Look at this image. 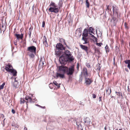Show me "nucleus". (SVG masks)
I'll list each match as a JSON object with an SVG mask.
<instances>
[{
	"instance_id": "1",
	"label": "nucleus",
	"mask_w": 130,
	"mask_h": 130,
	"mask_svg": "<svg viewBox=\"0 0 130 130\" xmlns=\"http://www.w3.org/2000/svg\"><path fill=\"white\" fill-rule=\"evenodd\" d=\"M60 56L59 61L61 64L65 65L67 61H72L74 60V58L70 52L68 50H65L63 53Z\"/></svg>"
},
{
	"instance_id": "2",
	"label": "nucleus",
	"mask_w": 130,
	"mask_h": 130,
	"mask_svg": "<svg viewBox=\"0 0 130 130\" xmlns=\"http://www.w3.org/2000/svg\"><path fill=\"white\" fill-rule=\"evenodd\" d=\"M56 48L55 49V54L56 55L60 56L63 53L66 48L60 43H57L56 45Z\"/></svg>"
},
{
	"instance_id": "3",
	"label": "nucleus",
	"mask_w": 130,
	"mask_h": 130,
	"mask_svg": "<svg viewBox=\"0 0 130 130\" xmlns=\"http://www.w3.org/2000/svg\"><path fill=\"white\" fill-rule=\"evenodd\" d=\"M50 6H52L53 7H50L48 10L51 12H53L55 13H57L59 11V9L57 6L55 4V3L51 2L50 4Z\"/></svg>"
},
{
	"instance_id": "4",
	"label": "nucleus",
	"mask_w": 130,
	"mask_h": 130,
	"mask_svg": "<svg viewBox=\"0 0 130 130\" xmlns=\"http://www.w3.org/2000/svg\"><path fill=\"white\" fill-rule=\"evenodd\" d=\"M74 71V66L72 65L69 68L67 67L66 74L68 76L71 75L73 74Z\"/></svg>"
},
{
	"instance_id": "5",
	"label": "nucleus",
	"mask_w": 130,
	"mask_h": 130,
	"mask_svg": "<svg viewBox=\"0 0 130 130\" xmlns=\"http://www.w3.org/2000/svg\"><path fill=\"white\" fill-rule=\"evenodd\" d=\"M27 51L31 53H34L36 54V48L34 46H29L28 47Z\"/></svg>"
},
{
	"instance_id": "6",
	"label": "nucleus",
	"mask_w": 130,
	"mask_h": 130,
	"mask_svg": "<svg viewBox=\"0 0 130 130\" xmlns=\"http://www.w3.org/2000/svg\"><path fill=\"white\" fill-rule=\"evenodd\" d=\"M67 67L64 66H61L59 67V70L60 72H63L64 73H66Z\"/></svg>"
},
{
	"instance_id": "7",
	"label": "nucleus",
	"mask_w": 130,
	"mask_h": 130,
	"mask_svg": "<svg viewBox=\"0 0 130 130\" xmlns=\"http://www.w3.org/2000/svg\"><path fill=\"white\" fill-rule=\"evenodd\" d=\"M85 84L86 85H89L92 82V81L90 78H88V77H85Z\"/></svg>"
},
{
	"instance_id": "8",
	"label": "nucleus",
	"mask_w": 130,
	"mask_h": 130,
	"mask_svg": "<svg viewBox=\"0 0 130 130\" xmlns=\"http://www.w3.org/2000/svg\"><path fill=\"white\" fill-rule=\"evenodd\" d=\"M76 35L79 37H80L82 35V28L81 27L77 29L75 32Z\"/></svg>"
},
{
	"instance_id": "9",
	"label": "nucleus",
	"mask_w": 130,
	"mask_h": 130,
	"mask_svg": "<svg viewBox=\"0 0 130 130\" xmlns=\"http://www.w3.org/2000/svg\"><path fill=\"white\" fill-rule=\"evenodd\" d=\"M83 75L85 77H88V74L87 73V69L86 68H84L83 70Z\"/></svg>"
},
{
	"instance_id": "10",
	"label": "nucleus",
	"mask_w": 130,
	"mask_h": 130,
	"mask_svg": "<svg viewBox=\"0 0 130 130\" xmlns=\"http://www.w3.org/2000/svg\"><path fill=\"white\" fill-rule=\"evenodd\" d=\"M88 31L86 28L85 29L83 32L82 34L83 37H87L88 36Z\"/></svg>"
},
{
	"instance_id": "11",
	"label": "nucleus",
	"mask_w": 130,
	"mask_h": 130,
	"mask_svg": "<svg viewBox=\"0 0 130 130\" xmlns=\"http://www.w3.org/2000/svg\"><path fill=\"white\" fill-rule=\"evenodd\" d=\"M80 46L82 49L85 50L87 52V54L88 53V47L87 46L82 44L80 45Z\"/></svg>"
},
{
	"instance_id": "12",
	"label": "nucleus",
	"mask_w": 130,
	"mask_h": 130,
	"mask_svg": "<svg viewBox=\"0 0 130 130\" xmlns=\"http://www.w3.org/2000/svg\"><path fill=\"white\" fill-rule=\"evenodd\" d=\"M25 99L27 101V102H26L27 105V103H28L30 102L31 103L32 102V99L30 96H29L28 95L26 96L25 98Z\"/></svg>"
},
{
	"instance_id": "13",
	"label": "nucleus",
	"mask_w": 130,
	"mask_h": 130,
	"mask_svg": "<svg viewBox=\"0 0 130 130\" xmlns=\"http://www.w3.org/2000/svg\"><path fill=\"white\" fill-rule=\"evenodd\" d=\"M84 121L85 123H86L87 125H89L90 123V119L88 117H86L84 119Z\"/></svg>"
},
{
	"instance_id": "14",
	"label": "nucleus",
	"mask_w": 130,
	"mask_h": 130,
	"mask_svg": "<svg viewBox=\"0 0 130 130\" xmlns=\"http://www.w3.org/2000/svg\"><path fill=\"white\" fill-rule=\"evenodd\" d=\"M43 37L44 39L43 40V44L45 47H47L48 46V45L47 41L46 38L45 36H44Z\"/></svg>"
},
{
	"instance_id": "15",
	"label": "nucleus",
	"mask_w": 130,
	"mask_h": 130,
	"mask_svg": "<svg viewBox=\"0 0 130 130\" xmlns=\"http://www.w3.org/2000/svg\"><path fill=\"white\" fill-rule=\"evenodd\" d=\"M113 13H114L115 12H116V13L117 14V15H118V10L117 9V7L115 6H113Z\"/></svg>"
},
{
	"instance_id": "16",
	"label": "nucleus",
	"mask_w": 130,
	"mask_h": 130,
	"mask_svg": "<svg viewBox=\"0 0 130 130\" xmlns=\"http://www.w3.org/2000/svg\"><path fill=\"white\" fill-rule=\"evenodd\" d=\"M56 76L57 78H58L59 77L61 78H63L64 77V74H61L60 73H57Z\"/></svg>"
},
{
	"instance_id": "17",
	"label": "nucleus",
	"mask_w": 130,
	"mask_h": 130,
	"mask_svg": "<svg viewBox=\"0 0 130 130\" xmlns=\"http://www.w3.org/2000/svg\"><path fill=\"white\" fill-rule=\"evenodd\" d=\"M15 36L18 39H22L23 37V34H21V35L16 34Z\"/></svg>"
},
{
	"instance_id": "18",
	"label": "nucleus",
	"mask_w": 130,
	"mask_h": 130,
	"mask_svg": "<svg viewBox=\"0 0 130 130\" xmlns=\"http://www.w3.org/2000/svg\"><path fill=\"white\" fill-rule=\"evenodd\" d=\"M77 127L78 130H83V128L81 124L78 122H76Z\"/></svg>"
},
{
	"instance_id": "19",
	"label": "nucleus",
	"mask_w": 130,
	"mask_h": 130,
	"mask_svg": "<svg viewBox=\"0 0 130 130\" xmlns=\"http://www.w3.org/2000/svg\"><path fill=\"white\" fill-rule=\"evenodd\" d=\"M16 78H15V81L13 84V85L14 87H18L19 85V83L17 80H16Z\"/></svg>"
},
{
	"instance_id": "20",
	"label": "nucleus",
	"mask_w": 130,
	"mask_h": 130,
	"mask_svg": "<svg viewBox=\"0 0 130 130\" xmlns=\"http://www.w3.org/2000/svg\"><path fill=\"white\" fill-rule=\"evenodd\" d=\"M106 92L107 95H109L111 92V90L110 88L107 87L106 89Z\"/></svg>"
},
{
	"instance_id": "21",
	"label": "nucleus",
	"mask_w": 130,
	"mask_h": 130,
	"mask_svg": "<svg viewBox=\"0 0 130 130\" xmlns=\"http://www.w3.org/2000/svg\"><path fill=\"white\" fill-rule=\"evenodd\" d=\"M125 63L127 64V67L130 70V60H127L124 61Z\"/></svg>"
},
{
	"instance_id": "22",
	"label": "nucleus",
	"mask_w": 130,
	"mask_h": 130,
	"mask_svg": "<svg viewBox=\"0 0 130 130\" xmlns=\"http://www.w3.org/2000/svg\"><path fill=\"white\" fill-rule=\"evenodd\" d=\"M86 37H83L82 40H83L85 41L84 43H83V44H87L88 43V42L87 41V38H86Z\"/></svg>"
},
{
	"instance_id": "23",
	"label": "nucleus",
	"mask_w": 130,
	"mask_h": 130,
	"mask_svg": "<svg viewBox=\"0 0 130 130\" xmlns=\"http://www.w3.org/2000/svg\"><path fill=\"white\" fill-rule=\"evenodd\" d=\"M94 30V29L92 27H89L88 29V32H89V34L90 33V32L91 33L94 34L93 32Z\"/></svg>"
},
{
	"instance_id": "24",
	"label": "nucleus",
	"mask_w": 130,
	"mask_h": 130,
	"mask_svg": "<svg viewBox=\"0 0 130 130\" xmlns=\"http://www.w3.org/2000/svg\"><path fill=\"white\" fill-rule=\"evenodd\" d=\"M11 73L13 74V76H16L17 75V71L16 70L13 69H12V71H11Z\"/></svg>"
},
{
	"instance_id": "25",
	"label": "nucleus",
	"mask_w": 130,
	"mask_h": 130,
	"mask_svg": "<svg viewBox=\"0 0 130 130\" xmlns=\"http://www.w3.org/2000/svg\"><path fill=\"white\" fill-rule=\"evenodd\" d=\"M32 27H31L29 29L28 34L29 35V38H31V32L32 29Z\"/></svg>"
},
{
	"instance_id": "26",
	"label": "nucleus",
	"mask_w": 130,
	"mask_h": 130,
	"mask_svg": "<svg viewBox=\"0 0 130 130\" xmlns=\"http://www.w3.org/2000/svg\"><path fill=\"white\" fill-rule=\"evenodd\" d=\"M64 0H60L59 1L58 3V5L59 6V7H61L62 6V5L63 4V2Z\"/></svg>"
},
{
	"instance_id": "27",
	"label": "nucleus",
	"mask_w": 130,
	"mask_h": 130,
	"mask_svg": "<svg viewBox=\"0 0 130 130\" xmlns=\"http://www.w3.org/2000/svg\"><path fill=\"white\" fill-rule=\"evenodd\" d=\"M5 69L7 71L10 72H11L12 70V69H11L9 68H8V66H7L5 67Z\"/></svg>"
},
{
	"instance_id": "28",
	"label": "nucleus",
	"mask_w": 130,
	"mask_h": 130,
	"mask_svg": "<svg viewBox=\"0 0 130 130\" xmlns=\"http://www.w3.org/2000/svg\"><path fill=\"white\" fill-rule=\"evenodd\" d=\"M115 93L117 95L119 96H121L122 98H123L122 94L121 92H117L116 91Z\"/></svg>"
},
{
	"instance_id": "29",
	"label": "nucleus",
	"mask_w": 130,
	"mask_h": 130,
	"mask_svg": "<svg viewBox=\"0 0 130 130\" xmlns=\"http://www.w3.org/2000/svg\"><path fill=\"white\" fill-rule=\"evenodd\" d=\"M105 49L106 53L109 52V49L107 45L105 47Z\"/></svg>"
},
{
	"instance_id": "30",
	"label": "nucleus",
	"mask_w": 130,
	"mask_h": 130,
	"mask_svg": "<svg viewBox=\"0 0 130 130\" xmlns=\"http://www.w3.org/2000/svg\"><path fill=\"white\" fill-rule=\"evenodd\" d=\"M86 4L87 7L89 8V2L88 0H86Z\"/></svg>"
},
{
	"instance_id": "31",
	"label": "nucleus",
	"mask_w": 130,
	"mask_h": 130,
	"mask_svg": "<svg viewBox=\"0 0 130 130\" xmlns=\"http://www.w3.org/2000/svg\"><path fill=\"white\" fill-rule=\"evenodd\" d=\"M53 83L55 85H56L57 86L58 88H59L60 87L59 85L60 84H58L57 82L56 81H54Z\"/></svg>"
},
{
	"instance_id": "32",
	"label": "nucleus",
	"mask_w": 130,
	"mask_h": 130,
	"mask_svg": "<svg viewBox=\"0 0 130 130\" xmlns=\"http://www.w3.org/2000/svg\"><path fill=\"white\" fill-rule=\"evenodd\" d=\"M43 58L41 57L40 58V61L39 62L40 64L41 63L42 64V65H43L44 63V61L43 60L44 59Z\"/></svg>"
},
{
	"instance_id": "33",
	"label": "nucleus",
	"mask_w": 130,
	"mask_h": 130,
	"mask_svg": "<svg viewBox=\"0 0 130 130\" xmlns=\"http://www.w3.org/2000/svg\"><path fill=\"white\" fill-rule=\"evenodd\" d=\"M33 53H31L30 54H29V56L30 58H33L34 57L35 55Z\"/></svg>"
},
{
	"instance_id": "34",
	"label": "nucleus",
	"mask_w": 130,
	"mask_h": 130,
	"mask_svg": "<svg viewBox=\"0 0 130 130\" xmlns=\"http://www.w3.org/2000/svg\"><path fill=\"white\" fill-rule=\"evenodd\" d=\"M82 72L81 74L79 75V81L80 82H82Z\"/></svg>"
},
{
	"instance_id": "35",
	"label": "nucleus",
	"mask_w": 130,
	"mask_h": 130,
	"mask_svg": "<svg viewBox=\"0 0 130 130\" xmlns=\"http://www.w3.org/2000/svg\"><path fill=\"white\" fill-rule=\"evenodd\" d=\"M98 36H101L102 34V32H101L100 30H99L98 31Z\"/></svg>"
},
{
	"instance_id": "36",
	"label": "nucleus",
	"mask_w": 130,
	"mask_h": 130,
	"mask_svg": "<svg viewBox=\"0 0 130 130\" xmlns=\"http://www.w3.org/2000/svg\"><path fill=\"white\" fill-rule=\"evenodd\" d=\"M100 64H99V65H97V69L99 70L100 71V69L101 68V67L100 66Z\"/></svg>"
},
{
	"instance_id": "37",
	"label": "nucleus",
	"mask_w": 130,
	"mask_h": 130,
	"mask_svg": "<svg viewBox=\"0 0 130 130\" xmlns=\"http://www.w3.org/2000/svg\"><path fill=\"white\" fill-rule=\"evenodd\" d=\"M5 85V83H4L2 84L0 86V89H3L4 87V86Z\"/></svg>"
},
{
	"instance_id": "38",
	"label": "nucleus",
	"mask_w": 130,
	"mask_h": 130,
	"mask_svg": "<svg viewBox=\"0 0 130 130\" xmlns=\"http://www.w3.org/2000/svg\"><path fill=\"white\" fill-rule=\"evenodd\" d=\"M107 9H106V10L107 9L108 10H109L110 11H111V8H110L111 6H110L109 5H107Z\"/></svg>"
},
{
	"instance_id": "39",
	"label": "nucleus",
	"mask_w": 130,
	"mask_h": 130,
	"mask_svg": "<svg viewBox=\"0 0 130 130\" xmlns=\"http://www.w3.org/2000/svg\"><path fill=\"white\" fill-rule=\"evenodd\" d=\"M60 41L61 43H64L65 42V40L62 38L60 39Z\"/></svg>"
},
{
	"instance_id": "40",
	"label": "nucleus",
	"mask_w": 130,
	"mask_h": 130,
	"mask_svg": "<svg viewBox=\"0 0 130 130\" xmlns=\"http://www.w3.org/2000/svg\"><path fill=\"white\" fill-rule=\"evenodd\" d=\"M86 66L89 68H91V67L90 66V64L89 63H87L86 64Z\"/></svg>"
},
{
	"instance_id": "41",
	"label": "nucleus",
	"mask_w": 130,
	"mask_h": 130,
	"mask_svg": "<svg viewBox=\"0 0 130 130\" xmlns=\"http://www.w3.org/2000/svg\"><path fill=\"white\" fill-rule=\"evenodd\" d=\"M7 66H8V68L10 69L11 68H13L12 66L10 63H8Z\"/></svg>"
},
{
	"instance_id": "42",
	"label": "nucleus",
	"mask_w": 130,
	"mask_h": 130,
	"mask_svg": "<svg viewBox=\"0 0 130 130\" xmlns=\"http://www.w3.org/2000/svg\"><path fill=\"white\" fill-rule=\"evenodd\" d=\"M23 100V101L22 100V99H21V104H22V103H24L25 102H26V101H25L24 100L22 99Z\"/></svg>"
},
{
	"instance_id": "43",
	"label": "nucleus",
	"mask_w": 130,
	"mask_h": 130,
	"mask_svg": "<svg viewBox=\"0 0 130 130\" xmlns=\"http://www.w3.org/2000/svg\"><path fill=\"white\" fill-rule=\"evenodd\" d=\"M96 44L98 46L100 47L101 46V45L102 44V43H97Z\"/></svg>"
},
{
	"instance_id": "44",
	"label": "nucleus",
	"mask_w": 130,
	"mask_h": 130,
	"mask_svg": "<svg viewBox=\"0 0 130 130\" xmlns=\"http://www.w3.org/2000/svg\"><path fill=\"white\" fill-rule=\"evenodd\" d=\"M63 44H65V45H66V47H67L68 49H70V48L69 47V46L67 45V44L65 42H64L63 43Z\"/></svg>"
},
{
	"instance_id": "45",
	"label": "nucleus",
	"mask_w": 130,
	"mask_h": 130,
	"mask_svg": "<svg viewBox=\"0 0 130 130\" xmlns=\"http://www.w3.org/2000/svg\"><path fill=\"white\" fill-rule=\"evenodd\" d=\"M63 44H65V45H66V47H67L68 49H70V48L69 47V46L67 45V44L65 42H64L63 43Z\"/></svg>"
},
{
	"instance_id": "46",
	"label": "nucleus",
	"mask_w": 130,
	"mask_h": 130,
	"mask_svg": "<svg viewBox=\"0 0 130 130\" xmlns=\"http://www.w3.org/2000/svg\"><path fill=\"white\" fill-rule=\"evenodd\" d=\"M90 35H91V37H92V38H95V39H97L93 35H92V34H91V33H90L89 34Z\"/></svg>"
},
{
	"instance_id": "47",
	"label": "nucleus",
	"mask_w": 130,
	"mask_h": 130,
	"mask_svg": "<svg viewBox=\"0 0 130 130\" xmlns=\"http://www.w3.org/2000/svg\"><path fill=\"white\" fill-rule=\"evenodd\" d=\"M45 25V22L44 21H43L42 22V27H44Z\"/></svg>"
},
{
	"instance_id": "48",
	"label": "nucleus",
	"mask_w": 130,
	"mask_h": 130,
	"mask_svg": "<svg viewBox=\"0 0 130 130\" xmlns=\"http://www.w3.org/2000/svg\"><path fill=\"white\" fill-rule=\"evenodd\" d=\"M116 20V18L115 17H113L112 18V20L115 21Z\"/></svg>"
},
{
	"instance_id": "49",
	"label": "nucleus",
	"mask_w": 130,
	"mask_h": 130,
	"mask_svg": "<svg viewBox=\"0 0 130 130\" xmlns=\"http://www.w3.org/2000/svg\"><path fill=\"white\" fill-rule=\"evenodd\" d=\"M52 85L53 84H49V87L51 89L52 88Z\"/></svg>"
},
{
	"instance_id": "50",
	"label": "nucleus",
	"mask_w": 130,
	"mask_h": 130,
	"mask_svg": "<svg viewBox=\"0 0 130 130\" xmlns=\"http://www.w3.org/2000/svg\"><path fill=\"white\" fill-rule=\"evenodd\" d=\"M128 91L130 92V84L129 85V86H128Z\"/></svg>"
},
{
	"instance_id": "51",
	"label": "nucleus",
	"mask_w": 130,
	"mask_h": 130,
	"mask_svg": "<svg viewBox=\"0 0 130 130\" xmlns=\"http://www.w3.org/2000/svg\"><path fill=\"white\" fill-rule=\"evenodd\" d=\"M93 98L94 99H95L96 98V95L94 94H93Z\"/></svg>"
},
{
	"instance_id": "52",
	"label": "nucleus",
	"mask_w": 130,
	"mask_h": 130,
	"mask_svg": "<svg viewBox=\"0 0 130 130\" xmlns=\"http://www.w3.org/2000/svg\"><path fill=\"white\" fill-rule=\"evenodd\" d=\"M115 130H125V129L124 128H120V129H119V130L118 129H116Z\"/></svg>"
},
{
	"instance_id": "53",
	"label": "nucleus",
	"mask_w": 130,
	"mask_h": 130,
	"mask_svg": "<svg viewBox=\"0 0 130 130\" xmlns=\"http://www.w3.org/2000/svg\"><path fill=\"white\" fill-rule=\"evenodd\" d=\"M11 111L13 114H14L15 112V110L13 109Z\"/></svg>"
},
{
	"instance_id": "54",
	"label": "nucleus",
	"mask_w": 130,
	"mask_h": 130,
	"mask_svg": "<svg viewBox=\"0 0 130 130\" xmlns=\"http://www.w3.org/2000/svg\"><path fill=\"white\" fill-rule=\"evenodd\" d=\"M14 45H17V41H15L14 42Z\"/></svg>"
},
{
	"instance_id": "55",
	"label": "nucleus",
	"mask_w": 130,
	"mask_h": 130,
	"mask_svg": "<svg viewBox=\"0 0 130 130\" xmlns=\"http://www.w3.org/2000/svg\"><path fill=\"white\" fill-rule=\"evenodd\" d=\"M37 106L40 107H41L42 108H44V109L45 108V107H42V106H41L40 105H37Z\"/></svg>"
},
{
	"instance_id": "56",
	"label": "nucleus",
	"mask_w": 130,
	"mask_h": 130,
	"mask_svg": "<svg viewBox=\"0 0 130 130\" xmlns=\"http://www.w3.org/2000/svg\"><path fill=\"white\" fill-rule=\"evenodd\" d=\"M101 99H102L101 97H99V101H101V100H102Z\"/></svg>"
},
{
	"instance_id": "57",
	"label": "nucleus",
	"mask_w": 130,
	"mask_h": 130,
	"mask_svg": "<svg viewBox=\"0 0 130 130\" xmlns=\"http://www.w3.org/2000/svg\"><path fill=\"white\" fill-rule=\"evenodd\" d=\"M34 5H33L32 6V11L33 12H34Z\"/></svg>"
},
{
	"instance_id": "58",
	"label": "nucleus",
	"mask_w": 130,
	"mask_h": 130,
	"mask_svg": "<svg viewBox=\"0 0 130 130\" xmlns=\"http://www.w3.org/2000/svg\"><path fill=\"white\" fill-rule=\"evenodd\" d=\"M125 71H127V72H128V69L127 68H125Z\"/></svg>"
},
{
	"instance_id": "59",
	"label": "nucleus",
	"mask_w": 130,
	"mask_h": 130,
	"mask_svg": "<svg viewBox=\"0 0 130 130\" xmlns=\"http://www.w3.org/2000/svg\"><path fill=\"white\" fill-rule=\"evenodd\" d=\"M126 23H125V28H128V27L126 25Z\"/></svg>"
},
{
	"instance_id": "60",
	"label": "nucleus",
	"mask_w": 130,
	"mask_h": 130,
	"mask_svg": "<svg viewBox=\"0 0 130 130\" xmlns=\"http://www.w3.org/2000/svg\"><path fill=\"white\" fill-rule=\"evenodd\" d=\"M24 130H27V128L26 127H25L24 128Z\"/></svg>"
},
{
	"instance_id": "61",
	"label": "nucleus",
	"mask_w": 130,
	"mask_h": 130,
	"mask_svg": "<svg viewBox=\"0 0 130 130\" xmlns=\"http://www.w3.org/2000/svg\"><path fill=\"white\" fill-rule=\"evenodd\" d=\"M83 102H80V103L79 104H83Z\"/></svg>"
},
{
	"instance_id": "62",
	"label": "nucleus",
	"mask_w": 130,
	"mask_h": 130,
	"mask_svg": "<svg viewBox=\"0 0 130 130\" xmlns=\"http://www.w3.org/2000/svg\"><path fill=\"white\" fill-rule=\"evenodd\" d=\"M116 48L117 49H119V48H118V47L117 46H116Z\"/></svg>"
},
{
	"instance_id": "63",
	"label": "nucleus",
	"mask_w": 130,
	"mask_h": 130,
	"mask_svg": "<svg viewBox=\"0 0 130 130\" xmlns=\"http://www.w3.org/2000/svg\"><path fill=\"white\" fill-rule=\"evenodd\" d=\"M2 115L3 116V117H4V115L3 114H2Z\"/></svg>"
},
{
	"instance_id": "64",
	"label": "nucleus",
	"mask_w": 130,
	"mask_h": 130,
	"mask_svg": "<svg viewBox=\"0 0 130 130\" xmlns=\"http://www.w3.org/2000/svg\"><path fill=\"white\" fill-rule=\"evenodd\" d=\"M104 129L105 130H106V127H105Z\"/></svg>"
}]
</instances>
